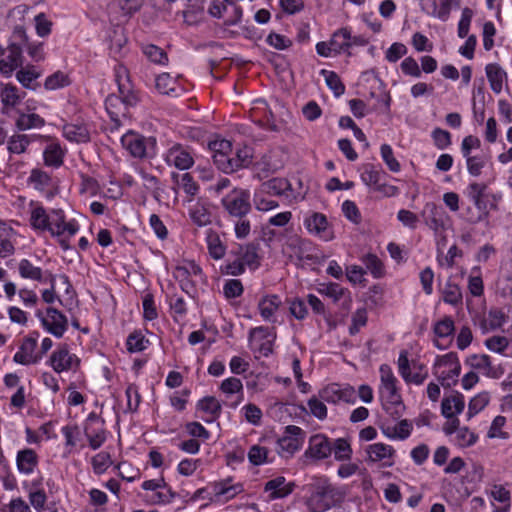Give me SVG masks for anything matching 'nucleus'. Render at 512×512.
<instances>
[{
  "instance_id": "nucleus-12",
  "label": "nucleus",
  "mask_w": 512,
  "mask_h": 512,
  "mask_svg": "<svg viewBox=\"0 0 512 512\" xmlns=\"http://www.w3.org/2000/svg\"><path fill=\"white\" fill-rule=\"evenodd\" d=\"M37 316L41 319L44 328L55 337H62L68 327L67 318L55 308H47L46 316L37 312Z\"/></svg>"
},
{
  "instance_id": "nucleus-58",
  "label": "nucleus",
  "mask_w": 512,
  "mask_h": 512,
  "mask_svg": "<svg viewBox=\"0 0 512 512\" xmlns=\"http://www.w3.org/2000/svg\"><path fill=\"white\" fill-rule=\"evenodd\" d=\"M69 84L70 80L68 75L62 71H56L46 78L44 87L47 90H56L68 86Z\"/></svg>"
},
{
  "instance_id": "nucleus-53",
  "label": "nucleus",
  "mask_w": 512,
  "mask_h": 512,
  "mask_svg": "<svg viewBox=\"0 0 512 512\" xmlns=\"http://www.w3.org/2000/svg\"><path fill=\"white\" fill-rule=\"evenodd\" d=\"M149 341L141 332L131 333L126 341L127 350L131 353L142 352L147 348Z\"/></svg>"
},
{
  "instance_id": "nucleus-26",
  "label": "nucleus",
  "mask_w": 512,
  "mask_h": 512,
  "mask_svg": "<svg viewBox=\"0 0 512 512\" xmlns=\"http://www.w3.org/2000/svg\"><path fill=\"white\" fill-rule=\"evenodd\" d=\"M63 136L70 142L87 143L90 140V133L86 125L68 123L63 126Z\"/></svg>"
},
{
  "instance_id": "nucleus-50",
  "label": "nucleus",
  "mask_w": 512,
  "mask_h": 512,
  "mask_svg": "<svg viewBox=\"0 0 512 512\" xmlns=\"http://www.w3.org/2000/svg\"><path fill=\"white\" fill-rule=\"evenodd\" d=\"M252 157L253 154L250 147L244 146L237 149L235 156L232 157L234 172L239 169L247 168L252 162Z\"/></svg>"
},
{
  "instance_id": "nucleus-24",
  "label": "nucleus",
  "mask_w": 512,
  "mask_h": 512,
  "mask_svg": "<svg viewBox=\"0 0 512 512\" xmlns=\"http://www.w3.org/2000/svg\"><path fill=\"white\" fill-rule=\"evenodd\" d=\"M257 190L271 196L286 195L288 197L287 192L292 190V185L285 178H273L263 182Z\"/></svg>"
},
{
  "instance_id": "nucleus-2",
  "label": "nucleus",
  "mask_w": 512,
  "mask_h": 512,
  "mask_svg": "<svg viewBox=\"0 0 512 512\" xmlns=\"http://www.w3.org/2000/svg\"><path fill=\"white\" fill-rule=\"evenodd\" d=\"M260 250L259 242L238 245L236 249H232L229 253L234 259H228L226 264L221 266V272L226 275L239 276L244 274L246 267L251 271L257 270L262 260Z\"/></svg>"
},
{
  "instance_id": "nucleus-61",
  "label": "nucleus",
  "mask_w": 512,
  "mask_h": 512,
  "mask_svg": "<svg viewBox=\"0 0 512 512\" xmlns=\"http://www.w3.org/2000/svg\"><path fill=\"white\" fill-rule=\"evenodd\" d=\"M461 372V365H456L454 368L448 369V371H438L435 374L443 387L449 388L456 385L457 378Z\"/></svg>"
},
{
  "instance_id": "nucleus-57",
  "label": "nucleus",
  "mask_w": 512,
  "mask_h": 512,
  "mask_svg": "<svg viewBox=\"0 0 512 512\" xmlns=\"http://www.w3.org/2000/svg\"><path fill=\"white\" fill-rule=\"evenodd\" d=\"M428 377V370L425 365L421 363H413L407 379H404L407 383H413L415 385H421Z\"/></svg>"
},
{
  "instance_id": "nucleus-55",
  "label": "nucleus",
  "mask_w": 512,
  "mask_h": 512,
  "mask_svg": "<svg viewBox=\"0 0 512 512\" xmlns=\"http://www.w3.org/2000/svg\"><path fill=\"white\" fill-rule=\"evenodd\" d=\"M144 55L153 63L156 64H166L168 62V56L163 49L160 47L147 44L143 46Z\"/></svg>"
},
{
  "instance_id": "nucleus-41",
  "label": "nucleus",
  "mask_w": 512,
  "mask_h": 512,
  "mask_svg": "<svg viewBox=\"0 0 512 512\" xmlns=\"http://www.w3.org/2000/svg\"><path fill=\"white\" fill-rule=\"evenodd\" d=\"M206 243L209 255L215 259H222L226 253V246L221 241L217 232L209 230L207 232Z\"/></svg>"
},
{
  "instance_id": "nucleus-56",
  "label": "nucleus",
  "mask_w": 512,
  "mask_h": 512,
  "mask_svg": "<svg viewBox=\"0 0 512 512\" xmlns=\"http://www.w3.org/2000/svg\"><path fill=\"white\" fill-rule=\"evenodd\" d=\"M386 173L381 170L377 169L372 164H366L363 166V171L361 173V180L368 186H371L373 183H375L379 179H385Z\"/></svg>"
},
{
  "instance_id": "nucleus-33",
  "label": "nucleus",
  "mask_w": 512,
  "mask_h": 512,
  "mask_svg": "<svg viewBox=\"0 0 512 512\" xmlns=\"http://www.w3.org/2000/svg\"><path fill=\"white\" fill-rule=\"evenodd\" d=\"M443 210L435 203H427L423 210V215L426 216L427 225L434 231H438L443 228Z\"/></svg>"
},
{
  "instance_id": "nucleus-62",
  "label": "nucleus",
  "mask_w": 512,
  "mask_h": 512,
  "mask_svg": "<svg viewBox=\"0 0 512 512\" xmlns=\"http://www.w3.org/2000/svg\"><path fill=\"white\" fill-rule=\"evenodd\" d=\"M237 239H246L251 232V221L248 216L231 219Z\"/></svg>"
},
{
  "instance_id": "nucleus-63",
  "label": "nucleus",
  "mask_w": 512,
  "mask_h": 512,
  "mask_svg": "<svg viewBox=\"0 0 512 512\" xmlns=\"http://www.w3.org/2000/svg\"><path fill=\"white\" fill-rule=\"evenodd\" d=\"M213 162L219 170L229 174L234 172L232 156L230 153H217L212 155Z\"/></svg>"
},
{
  "instance_id": "nucleus-39",
  "label": "nucleus",
  "mask_w": 512,
  "mask_h": 512,
  "mask_svg": "<svg viewBox=\"0 0 512 512\" xmlns=\"http://www.w3.org/2000/svg\"><path fill=\"white\" fill-rule=\"evenodd\" d=\"M27 182L32 185L35 190L43 192L52 185V177L46 171L40 168H34L31 170Z\"/></svg>"
},
{
  "instance_id": "nucleus-19",
  "label": "nucleus",
  "mask_w": 512,
  "mask_h": 512,
  "mask_svg": "<svg viewBox=\"0 0 512 512\" xmlns=\"http://www.w3.org/2000/svg\"><path fill=\"white\" fill-rule=\"evenodd\" d=\"M122 145L129 153L136 158H144L147 156L146 139L136 133H127L121 138Z\"/></svg>"
},
{
  "instance_id": "nucleus-38",
  "label": "nucleus",
  "mask_w": 512,
  "mask_h": 512,
  "mask_svg": "<svg viewBox=\"0 0 512 512\" xmlns=\"http://www.w3.org/2000/svg\"><path fill=\"white\" fill-rule=\"evenodd\" d=\"M41 76V72L36 70V68L32 65H28L24 68H21L16 73L17 80L27 89L36 90L39 87V84L36 83V79Z\"/></svg>"
},
{
  "instance_id": "nucleus-47",
  "label": "nucleus",
  "mask_w": 512,
  "mask_h": 512,
  "mask_svg": "<svg viewBox=\"0 0 512 512\" xmlns=\"http://www.w3.org/2000/svg\"><path fill=\"white\" fill-rule=\"evenodd\" d=\"M188 2V8L183 12V16L188 24H196L198 16L204 12L205 0H188Z\"/></svg>"
},
{
  "instance_id": "nucleus-31",
  "label": "nucleus",
  "mask_w": 512,
  "mask_h": 512,
  "mask_svg": "<svg viewBox=\"0 0 512 512\" xmlns=\"http://www.w3.org/2000/svg\"><path fill=\"white\" fill-rule=\"evenodd\" d=\"M31 216H30V225L33 229L36 230H47L49 227L50 214L46 213V210L42 205L35 203L34 201L30 202Z\"/></svg>"
},
{
  "instance_id": "nucleus-10",
  "label": "nucleus",
  "mask_w": 512,
  "mask_h": 512,
  "mask_svg": "<svg viewBox=\"0 0 512 512\" xmlns=\"http://www.w3.org/2000/svg\"><path fill=\"white\" fill-rule=\"evenodd\" d=\"M47 230L52 236L61 237L67 235V237H72L78 232L79 225L76 220L67 222L63 210L54 209L50 213L49 227Z\"/></svg>"
},
{
  "instance_id": "nucleus-30",
  "label": "nucleus",
  "mask_w": 512,
  "mask_h": 512,
  "mask_svg": "<svg viewBox=\"0 0 512 512\" xmlns=\"http://www.w3.org/2000/svg\"><path fill=\"white\" fill-rule=\"evenodd\" d=\"M36 138H45L41 135H28V134H14L8 140V151L13 154L25 153L27 147Z\"/></svg>"
},
{
  "instance_id": "nucleus-9",
  "label": "nucleus",
  "mask_w": 512,
  "mask_h": 512,
  "mask_svg": "<svg viewBox=\"0 0 512 512\" xmlns=\"http://www.w3.org/2000/svg\"><path fill=\"white\" fill-rule=\"evenodd\" d=\"M49 364L56 373L76 371L80 366V359L70 353L66 344H62L51 353Z\"/></svg>"
},
{
  "instance_id": "nucleus-14",
  "label": "nucleus",
  "mask_w": 512,
  "mask_h": 512,
  "mask_svg": "<svg viewBox=\"0 0 512 512\" xmlns=\"http://www.w3.org/2000/svg\"><path fill=\"white\" fill-rule=\"evenodd\" d=\"M295 486L294 482L287 481L283 476H278L266 482L264 492L267 494V500L273 501L290 495Z\"/></svg>"
},
{
  "instance_id": "nucleus-59",
  "label": "nucleus",
  "mask_w": 512,
  "mask_h": 512,
  "mask_svg": "<svg viewBox=\"0 0 512 512\" xmlns=\"http://www.w3.org/2000/svg\"><path fill=\"white\" fill-rule=\"evenodd\" d=\"M176 80L168 73H162L155 79V88L161 94L169 95L175 90Z\"/></svg>"
},
{
  "instance_id": "nucleus-16",
  "label": "nucleus",
  "mask_w": 512,
  "mask_h": 512,
  "mask_svg": "<svg viewBox=\"0 0 512 512\" xmlns=\"http://www.w3.org/2000/svg\"><path fill=\"white\" fill-rule=\"evenodd\" d=\"M0 71L3 75L10 76L12 72L22 64V49L16 44H11L1 52Z\"/></svg>"
},
{
  "instance_id": "nucleus-34",
  "label": "nucleus",
  "mask_w": 512,
  "mask_h": 512,
  "mask_svg": "<svg viewBox=\"0 0 512 512\" xmlns=\"http://www.w3.org/2000/svg\"><path fill=\"white\" fill-rule=\"evenodd\" d=\"M442 299L445 303L458 306L462 304L463 296L460 286L450 278L441 289Z\"/></svg>"
},
{
  "instance_id": "nucleus-54",
  "label": "nucleus",
  "mask_w": 512,
  "mask_h": 512,
  "mask_svg": "<svg viewBox=\"0 0 512 512\" xmlns=\"http://www.w3.org/2000/svg\"><path fill=\"white\" fill-rule=\"evenodd\" d=\"M489 400L490 396L487 392H482L474 396L468 404V418L470 419L482 411L488 405Z\"/></svg>"
},
{
  "instance_id": "nucleus-23",
  "label": "nucleus",
  "mask_w": 512,
  "mask_h": 512,
  "mask_svg": "<svg viewBox=\"0 0 512 512\" xmlns=\"http://www.w3.org/2000/svg\"><path fill=\"white\" fill-rule=\"evenodd\" d=\"M65 150L57 141H51L43 151L44 164L48 167L59 168L63 165Z\"/></svg>"
},
{
  "instance_id": "nucleus-6",
  "label": "nucleus",
  "mask_w": 512,
  "mask_h": 512,
  "mask_svg": "<svg viewBox=\"0 0 512 512\" xmlns=\"http://www.w3.org/2000/svg\"><path fill=\"white\" fill-rule=\"evenodd\" d=\"M221 204L230 220L248 216L252 211L248 190L234 188L221 200Z\"/></svg>"
},
{
  "instance_id": "nucleus-42",
  "label": "nucleus",
  "mask_w": 512,
  "mask_h": 512,
  "mask_svg": "<svg viewBox=\"0 0 512 512\" xmlns=\"http://www.w3.org/2000/svg\"><path fill=\"white\" fill-rule=\"evenodd\" d=\"M25 92H20L19 89L12 84H5L1 90V102L4 107H15L25 97Z\"/></svg>"
},
{
  "instance_id": "nucleus-5",
  "label": "nucleus",
  "mask_w": 512,
  "mask_h": 512,
  "mask_svg": "<svg viewBox=\"0 0 512 512\" xmlns=\"http://www.w3.org/2000/svg\"><path fill=\"white\" fill-rule=\"evenodd\" d=\"M486 190L487 185L484 183L473 182L467 187V196L478 210V213H473L471 208L467 209L466 220L471 224L486 220L489 216L490 209L497 208L496 204L489 203Z\"/></svg>"
},
{
  "instance_id": "nucleus-8",
  "label": "nucleus",
  "mask_w": 512,
  "mask_h": 512,
  "mask_svg": "<svg viewBox=\"0 0 512 512\" xmlns=\"http://www.w3.org/2000/svg\"><path fill=\"white\" fill-rule=\"evenodd\" d=\"M165 163L179 170H188L194 165L192 149L180 143H173L163 154Z\"/></svg>"
},
{
  "instance_id": "nucleus-20",
  "label": "nucleus",
  "mask_w": 512,
  "mask_h": 512,
  "mask_svg": "<svg viewBox=\"0 0 512 512\" xmlns=\"http://www.w3.org/2000/svg\"><path fill=\"white\" fill-rule=\"evenodd\" d=\"M36 346L37 341L35 339L25 338L19 348V351L14 355V361L22 365L37 363L41 356L34 354Z\"/></svg>"
},
{
  "instance_id": "nucleus-37",
  "label": "nucleus",
  "mask_w": 512,
  "mask_h": 512,
  "mask_svg": "<svg viewBox=\"0 0 512 512\" xmlns=\"http://www.w3.org/2000/svg\"><path fill=\"white\" fill-rule=\"evenodd\" d=\"M381 430L388 438L406 439L410 436L412 425L408 420H401L397 425H382Z\"/></svg>"
},
{
  "instance_id": "nucleus-49",
  "label": "nucleus",
  "mask_w": 512,
  "mask_h": 512,
  "mask_svg": "<svg viewBox=\"0 0 512 512\" xmlns=\"http://www.w3.org/2000/svg\"><path fill=\"white\" fill-rule=\"evenodd\" d=\"M269 449L261 446V445H253L250 447L248 451V459L251 464L255 466H260L267 462H272V459H269Z\"/></svg>"
},
{
  "instance_id": "nucleus-36",
  "label": "nucleus",
  "mask_w": 512,
  "mask_h": 512,
  "mask_svg": "<svg viewBox=\"0 0 512 512\" xmlns=\"http://www.w3.org/2000/svg\"><path fill=\"white\" fill-rule=\"evenodd\" d=\"M197 407L199 410L208 414V417L205 418L206 422L215 421L220 416L222 410L220 402L213 396H207L201 399Z\"/></svg>"
},
{
  "instance_id": "nucleus-11",
  "label": "nucleus",
  "mask_w": 512,
  "mask_h": 512,
  "mask_svg": "<svg viewBox=\"0 0 512 512\" xmlns=\"http://www.w3.org/2000/svg\"><path fill=\"white\" fill-rule=\"evenodd\" d=\"M319 397L327 403L337 404L342 401L353 404L356 401V391L350 385L341 387L339 384L333 383L321 389Z\"/></svg>"
},
{
  "instance_id": "nucleus-52",
  "label": "nucleus",
  "mask_w": 512,
  "mask_h": 512,
  "mask_svg": "<svg viewBox=\"0 0 512 512\" xmlns=\"http://www.w3.org/2000/svg\"><path fill=\"white\" fill-rule=\"evenodd\" d=\"M467 170L470 175L477 177L482 173V169L486 166L488 157L486 155H471L465 157Z\"/></svg>"
},
{
  "instance_id": "nucleus-13",
  "label": "nucleus",
  "mask_w": 512,
  "mask_h": 512,
  "mask_svg": "<svg viewBox=\"0 0 512 512\" xmlns=\"http://www.w3.org/2000/svg\"><path fill=\"white\" fill-rule=\"evenodd\" d=\"M332 453V442L324 434H315L309 438L308 448L304 452V457L314 461H320L328 458Z\"/></svg>"
},
{
  "instance_id": "nucleus-25",
  "label": "nucleus",
  "mask_w": 512,
  "mask_h": 512,
  "mask_svg": "<svg viewBox=\"0 0 512 512\" xmlns=\"http://www.w3.org/2000/svg\"><path fill=\"white\" fill-rule=\"evenodd\" d=\"M15 230L4 222H0V258H7L15 253L12 238H15Z\"/></svg>"
},
{
  "instance_id": "nucleus-3",
  "label": "nucleus",
  "mask_w": 512,
  "mask_h": 512,
  "mask_svg": "<svg viewBox=\"0 0 512 512\" xmlns=\"http://www.w3.org/2000/svg\"><path fill=\"white\" fill-rule=\"evenodd\" d=\"M379 372V397L382 407L392 416L393 419H398L401 416L404 405L396 386L397 378L394 376L392 369L387 364H382Z\"/></svg>"
},
{
  "instance_id": "nucleus-18",
  "label": "nucleus",
  "mask_w": 512,
  "mask_h": 512,
  "mask_svg": "<svg viewBox=\"0 0 512 512\" xmlns=\"http://www.w3.org/2000/svg\"><path fill=\"white\" fill-rule=\"evenodd\" d=\"M304 225L310 233H314L324 240H330L331 234L328 233V221L324 214L313 212L304 220Z\"/></svg>"
},
{
  "instance_id": "nucleus-28",
  "label": "nucleus",
  "mask_w": 512,
  "mask_h": 512,
  "mask_svg": "<svg viewBox=\"0 0 512 512\" xmlns=\"http://www.w3.org/2000/svg\"><path fill=\"white\" fill-rule=\"evenodd\" d=\"M485 71L492 91L499 94L502 91L503 82L506 79V72L496 63L487 64Z\"/></svg>"
},
{
  "instance_id": "nucleus-21",
  "label": "nucleus",
  "mask_w": 512,
  "mask_h": 512,
  "mask_svg": "<svg viewBox=\"0 0 512 512\" xmlns=\"http://www.w3.org/2000/svg\"><path fill=\"white\" fill-rule=\"evenodd\" d=\"M16 465L20 473L30 475L38 466V456L31 448H25L18 451L16 456Z\"/></svg>"
},
{
  "instance_id": "nucleus-7",
  "label": "nucleus",
  "mask_w": 512,
  "mask_h": 512,
  "mask_svg": "<svg viewBox=\"0 0 512 512\" xmlns=\"http://www.w3.org/2000/svg\"><path fill=\"white\" fill-rule=\"evenodd\" d=\"M305 432L295 425L285 427L282 437L277 440V451L281 457H292L304 443Z\"/></svg>"
},
{
  "instance_id": "nucleus-32",
  "label": "nucleus",
  "mask_w": 512,
  "mask_h": 512,
  "mask_svg": "<svg viewBox=\"0 0 512 512\" xmlns=\"http://www.w3.org/2000/svg\"><path fill=\"white\" fill-rule=\"evenodd\" d=\"M45 125V120L36 113L18 112L15 126L19 131H26L35 128H41Z\"/></svg>"
},
{
  "instance_id": "nucleus-51",
  "label": "nucleus",
  "mask_w": 512,
  "mask_h": 512,
  "mask_svg": "<svg viewBox=\"0 0 512 512\" xmlns=\"http://www.w3.org/2000/svg\"><path fill=\"white\" fill-rule=\"evenodd\" d=\"M366 269L374 278H381L385 274V268L382 261L375 254H367L362 259Z\"/></svg>"
},
{
  "instance_id": "nucleus-60",
  "label": "nucleus",
  "mask_w": 512,
  "mask_h": 512,
  "mask_svg": "<svg viewBox=\"0 0 512 512\" xmlns=\"http://www.w3.org/2000/svg\"><path fill=\"white\" fill-rule=\"evenodd\" d=\"M321 74L325 76L327 86L339 97L345 92V86L341 82L340 77L334 71L323 69Z\"/></svg>"
},
{
  "instance_id": "nucleus-40",
  "label": "nucleus",
  "mask_w": 512,
  "mask_h": 512,
  "mask_svg": "<svg viewBox=\"0 0 512 512\" xmlns=\"http://www.w3.org/2000/svg\"><path fill=\"white\" fill-rule=\"evenodd\" d=\"M395 453L392 446L384 443H374L368 446L367 454L368 458L372 462L385 461L391 459Z\"/></svg>"
},
{
  "instance_id": "nucleus-27",
  "label": "nucleus",
  "mask_w": 512,
  "mask_h": 512,
  "mask_svg": "<svg viewBox=\"0 0 512 512\" xmlns=\"http://www.w3.org/2000/svg\"><path fill=\"white\" fill-rule=\"evenodd\" d=\"M19 275L24 279L37 281L40 283L46 282V271L40 267L35 266L28 259H22L18 265Z\"/></svg>"
},
{
  "instance_id": "nucleus-15",
  "label": "nucleus",
  "mask_w": 512,
  "mask_h": 512,
  "mask_svg": "<svg viewBox=\"0 0 512 512\" xmlns=\"http://www.w3.org/2000/svg\"><path fill=\"white\" fill-rule=\"evenodd\" d=\"M142 488L144 490L155 491L153 503L156 504L169 503L175 497L174 492H172L163 477L144 481Z\"/></svg>"
},
{
  "instance_id": "nucleus-48",
  "label": "nucleus",
  "mask_w": 512,
  "mask_h": 512,
  "mask_svg": "<svg viewBox=\"0 0 512 512\" xmlns=\"http://www.w3.org/2000/svg\"><path fill=\"white\" fill-rule=\"evenodd\" d=\"M332 452L337 461H346L352 456V448L345 438H338L332 442Z\"/></svg>"
},
{
  "instance_id": "nucleus-1",
  "label": "nucleus",
  "mask_w": 512,
  "mask_h": 512,
  "mask_svg": "<svg viewBox=\"0 0 512 512\" xmlns=\"http://www.w3.org/2000/svg\"><path fill=\"white\" fill-rule=\"evenodd\" d=\"M115 77L119 95H109L105 100V107L110 119L118 127L122 119L128 116V108L135 106L139 98L132 88L128 71L124 66L119 65L115 68Z\"/></svg>"
},
{
  "instance_id": "nucleus-45",
  "label": "nucleus",
  "mask_w": 512,
  "mask_h": 512,
  "mask_svg": "<svg viewBox=\"0 0 512 512\" xmlns=\"http://www.w3.org/2000/svg\"><path fill=\"white\" fill-rule=\"evenodd\" d=\"M213 491L218 500H221V498L228 500L240 493L242 487L241 485H230L227 481H221L213 485Z\"/></svg>"
},
{
  "instance_id": "nucleus-35",
  "label": "nucleus",
  "mask_w": 512,
  "mask_h": 512,
  "mask_svg": "<svg viewBox=\"0 0 512 512\" xmlns=\"http://www.w3.org/2000/svg\"><path fill=\"white\" fill-rule=\"evenodd\" d=\"M329 42L334 54H341L351 47V33L347 28H341L334 32Z\"/></svg>"
},
{
  "instance_id": "nucleus-29",
  "label": "nucleus",
  "mask_w": 512,
  "mask_h": 512,
  "mask_svg": "<svg viewBox=\"0 0 512 512\" xmlns=\"http://www.w3.org/2000/svg\"><path fill=\"white\" fill-rule=\"evenodd\" d=\"M507 314L499 308H492L489 310L487 316L482 321L483 332L494 331L502 328L507 322Z\"/></svg>"
},
{
  "instance_id": "nucleus-64",
  "label": "nucleus",
  "mask_w": 512,
  "mask_h": 512,
  "mask_svg": "<svg viewBox=\"0 0 512 512\" xmlns=\"http://www.w3.org/2000/svg\"><path fill=\"white\" fill-rule=\"evenodd\" d=\"M492 498L505 506L497 512H507L510 507V492L501 485H495L491 490Z\"/></svg>"
},
{
  "instance_id": "nucleus-17",
  "label": "nucleus",
  "mask_w": 512,
  "mask_h": 512,
  "mask_svg": "<svg viewBox=\"0 0 512 512\" xmlns=\"http://www.w3.org/2000/svg\"><path fill=\"white\" fill-rule=\"evenodd\" d=\"M282 301L276 294L263 296L258 302V310L264 321L275 323L276 312L280 308Z\"/></svg>"
},
{
  "instance_id": "nucleus-22",
  "label": "nucleus",
  "mask_w": 512,
  "mask_h": 512,
  "mask_svg": "<svg viewBox=\"0 0 512 512\" xmlns=\"http://www.w3.org/2000/svg\"><path fill=\"white\" fill-rule=\"evenodd\" d=\"M464 408V396L459 392L444 397L441 403V413L445 418H452V416L462 413Z\"/></svg>"
},
{
  "instance_id": "nucleus-46",
  "label": "nucleus",
  "mask_w": 512,
  "mask_h": 512,
  "mask_svg": "<svg viewBox=\"0 0 512 512\" xmlns=\"http://www.w3.org/2000/svg\"><path fill=\"white\" fill-rule=\"evenodd\" d=\"M189 216L194 224L199 227L211 223V213L203 204L196 203L189 210Z\"/></svg>"
},
{
  "instance_id": "nucleus-44",
  "label": "nucleus",
  "mask_w": 512,
  "mask_h": 512,
  "mask_svg": "<svg viewBox=\"0 0 512 512\" xmlns=\"http://www.w3.org/2000/svg\"><path fill=\"white\" fill-rule=\"evenodd\" d=\"M469 363L472 368L483 371L488 377H498L496 369L492 366L491 358L487 354L472 355L469 358Z\"/></svg>"
},
{
  "instance_id": "nucleus-43",
  "label": "nucleus",
  "mask_w": 512,
  "mask_h": 512,
  "mask_svg": "<svg viewBox=\"0 0 512 512\" xmlns=\"http://www.w3.org/2000/svg\"><path fill=\"white\" fill-rule=\"evenodd\" d=\"M171 178L184 192L190 197L195 196L199 191V185L193 179L190 173H172Z\"/></svg>"
},
{
  "instance_id": "nucleus-4",
  "label": "nucleus",
  "mask_w": 512,
  "mask_h": 512,
  "mask_svg": "<svg viewBox=\"0 0 512 512\" xmlns=\"http://www.w3.org/2000/svg\"><path fill=\"white\" fill-rule=\"evenodd\" d=\"M311 487L312 493L308 504L313 512H324L340 504L343 499V493L327 478H318Z\"/></svg>"
}]
</instances>
